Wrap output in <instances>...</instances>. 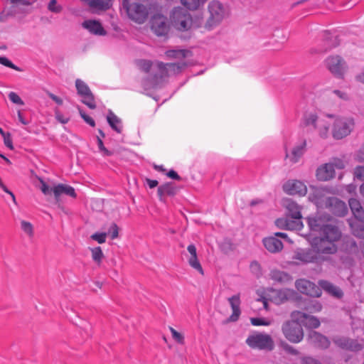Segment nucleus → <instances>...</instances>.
<instances>
[{"mask_svg":"<svg viewBox=\"0 0 364 364\" xmlns=\"http://www.w3.org/2000/svg\"><path fill=\"white\" fill-rule=\"evenodd\" d=\"M328 232L314 238L311 246L318 255H333L338 251L336 242L341 240L342 234L338 228L328 229Z\"/></svg>","mask_w":364,"mask_h":364,"instance_id":"1","label":"nucleus"},{"mask_svg":"<svg viewBox=\"0 0 364 364\" xmlns=\"http://www.w3.org/2000/svg\"><path fill=\"white\" fill-rule=\"evenodd\" d=\"M326 116L333 119L331 134L335 139L340 140L346 138L351 134L355 128V122L353 117L331 114H327Z\"/></svg>","mask_w":364,"mask_h":364,"instance_id":"2","label":"nucleus"},{"mask_svg":"<svg viewBox=\"0 0 364 364\" xmlns=\"http://www.w3.org/2000/svg\"><path fill=\"white\" fill-rule=\"evenodd\" d=\"M282 331L284 337L291 343H298L304 338V330L300 323L294 318L285 321L282 326Z\"/></svg>","mask_w":364,"mask_h":364,"instance_id":"3","label":"nucleus"},{"mask_svg":"<svg viewBox=\"0 0 364 364\" xmlns=\"http://www.w3.org/2000/svg\"><path fill=\"white\" fill-rule=\"evenodd\" d=\"M247 345L252 349L271 351L274 348V343L269 334L255 333L246 339Z\"/></svg>","mask_w":364,"mask_h":364,"instance_id":"4","label":"nucleus"},{"mask_svg":"<svg viewBox=\"0 0 364 364\" xmlns=\"http://www.w3.org/2000/svg\"><path fill=\"white\" fill-rule=\"evenodd\" d=\"M330 215L316 214L306 218L309 229L314 232H318L320 234L328 232V229L338 228L337 226L329 224Z\"/></svg>","mask_w":364,"mask_h":364,"instance_id":"5","label":"nucleus"},{"mask_svg":"<svg viewBox=\"0 0 364 364\" xmlns=\"http://www.w3.org/2000/svg\"><path fill=\"white\" fill-rule=\"evenodd\" d=\"M208 10L210 16L205 27L208 30H211L223 21L225 16V9L219 1H212L208 6Z\"/></svg>","mask_w":364,"mask_h":364,"instance_id":"6","label":"nucleus"},{"mask_svg":"<svg viewBox=\"0 0 364 364\" xmlns=\"http://www.w3.org/2000/svg\"><path fill=\"white\" fill-rule=\"evenodd\" d=\"M171 19L173 24L178 30L187 31L192 26V18L190 13L181 7H176L172 11Z\"/></svg>","mask_w":364,"mask_h":364,"instance_id":"7","label":"nucleus"},{"mask_svg":"<svg viewBox=\"0 0 364 364\" xmlns=\"http://www.w3.org/2000/svg\"><path fill=\"white\" fill-rule=\"evenodd\" d=\"M123 7L126 9L129 17L138 23H144L148 17L146 7L141 4H129V0H123Z\"/></svg>","mask_w":364,"mask_h":364,"instance_id":"8","label":"nucleus"},{"mask_svg":"<svg viewBox=\"0 0 364 364\" xmlns=\"http://www.w3.org/2000/svg\"><path fill=\"white\" fill-rule=\"evenodd\" d=\"M291 318H294L301 326L308 329H315L320 326L321 321L315 316L301 311H293L291 313Z\"/></svg>","mask_w":364,"mask_h":364,"instance_id":"9","label":"nucleus"},{"mask_svg":"<svg viewBox=\"0 0 364 364\" xmlns=\"http://www.w3.org/2000/svg\"><path fill=\"white\" fill-rule=\"evenodd\" d=\"M295 287L300 293L311 297H320L322 294L321 289L319 287L306 279L296 280Z\"/></svg>","mask_w":364,"mask_h":364,"instance_id":"10","label":"nucleus"},{"mask_svg":"<svg viewBox=\"0 0 364 364\" xmlns=\"http://www.w3.org/2000/svg\"><path fill=\"white\" fill-rule=\"evenodd\" d=\"M75 87L77 94L82 97V102L90 109H95V97L88 85L82 80H75Z\"/></svg>","mask_w":364,"mask_h":364,"instance_id":"11","label":"nucleus"},{"mask_svg":"<svg viewBox=\"0 0 364 364\" xmlns=\"http://www.w3.org/2000/svg\"><path fill=\"white\" fill-rule=\"evenodd\" d=\"M326 65L335 76L342 77L346 70V65L343 58L338 55L330 56L326 60Z\"/></svg>","mask_w":364,"mask_h":364,"instance_id":"12","label":"nucleus"},{"mask_svg":"<svg viewBox=\"0 0 364 364\" xmlns=\"http://www.w3.org/2000/svg\"><path fill=\"white\" fill-rule=\"evenodd\" d=\"M158 70L160 72V77H164L170 75H177L188 66L186 62L176 63H164L156 62Z\"/></svg>","mask_w":364,"mask_h":364,"instance_id":"13","label":"nucleus"},{"mask_svg":"<svg viewBox=\"0 0 364 364\" xmlns=\"http://www.w3.org/2000/svg\"><path fill=\"white\" fill-rule=\"evenodd\" d=\"M333 343L338 348L351 352H358L363 349V345L355 339L341 336L333 339Z\"/></svg>","mask_w":364,"mask_h":364,"instance_id":"14","label":"nucleus"},{"mask_svg":"<svg viewBox=\"0 0 364 364\" xmlns=\"http://www.w3.org/2000/svg\"><path fill=\"white\" fill-rule=\"evenodd\" d=\"M325 208L337 216H344L348 213L346 204L336 197H328Z\"/></svg>","mask_w":364,"mask_h":364,"instance_id":"15","label":"nucleus"},{"mask_svg":"<svg viewBox=\"0 0 364 364\" xmlns=\"http://www.w3.org/2000/svg\"><path fill=\"white\" fill-rule=\"evenodd\" d=\"M283 191L289 195L304 196L307 193L306 186L301 181L289 180L282 186Z\"/></svg>","mask_w":364,"mask_h":364,"instance_id":"16","label":"nucleus"},{"mask_svg":"<svg viewBox=\"0 0 364 364\" xmlns=\"http://www.w3.org/2000/svg\"><path fill=\"white\" fill-rule=\"evenodd\" d=\"M151 28L158 36H164L168 32L166 18L162 15H155L151 20Z\"/></svg>","mask_w":364,"mask_h":364,"instance_id":"17","label":"nucleus"},{"mask_svg":"<svg viewBox=\"0 0 364 364\" xmlns=\"http://www.w3.org/2000/svg\"><path fill=\"white\" fill-rule=\"evenodd\" d=\"M308 340L309 343L321 349H327L331 344L329 339L326 336L315 331L309 333Z\"/></svg>","mask_w":364,"mask_h":364,"instance_id":"18","label":"nucleus"},{"mask_svg":"<svg viewBox=\"0 0 364 364\" xmlns=\"http://www.w3.org/2000/svg\"><path fill=\"white\" fill-rule=\"evenodd\" d=\"M90 7L92 13L99 14L105 11L112 6L114 0H80Z\"/></svg>","mask_w":364,"mask_h":364,"instance_id":"19","label":"nucleus"},{"mask_svg":"<svg viewBox=\"0 0 364 364\" xmlns=\"http://www.w3.org/2000/svg\"><path fill=\"white\" fill-rule=\"evenodd\" d=\"M311 188L309 199L317 206L325 207L326 200L328 198L326 196V190L319 187H311Z\"/></svg>","mask_w":364,"mask_h":364,"instance_id":"20","label":"nucleus"},{"mask_svg":"<svg viewBox=\"0 0 364 364\" xmlns=\"http://www.w3.org/2000/svg\"><path fill=\"white\" fill-rule=\"evenodd\" d=\"M178 188L173 182H166L158 187L157 195L161 201L165 202V196L173 197L177 194Z\"/></svg>","mask_w":364,"mask_h":364,"instance_id":"21","label":"nucleus"},{"mask_svg":"<svg viewBox=\"0 0 364 364\" xmlns=\"http://www.w3.org/2000/svg\"><path fill=\"white\" fill-rule=\"evenodd\" d=\"M228 301L232 309V315L228 317L227 319L223 321V324H226L229 322H235L239 319L240 315L241 314V311L240 309V295H234L232 297L228 299Z\"/></svg>","mask_w":364,"mask_h":364,"instance_id":"22","label":"nucleus"},{"mask_svg":"<svg viewBox=\"0 0 364 364\" xmlns=\"http://www.w3.org/2000/svg\"><path fill=\"white\" fill-rule=\"evenodd\" d=\"M301 311L313 314L320 312L322 310V304L316 300L305 299L301 301L299 304Z\"/></svg>","mask_w":364,"mask_h":364,"instance_id":"23","label":"nucleus"},{"mask_svg":"<svg viewBox=\"0 0 364 364\" xmlns=\"http://www.w3.org/2000/svg\"><path fill=\"white\" fill-rule=\"evenodd\" d=\"M53 193L54 194L55 199L57 202L59 201L60 196L62 194H65L73 198H75L77 197V194L75 193L74 188L69 185L63 183H59L57 186H54L53 189Z\"/></svg>","mask_w":364,"mask_h":364,"instance_id":"24","label":"nucleus"},{"mask_svg":"<svg viewBox=\"0 0 364 364\" xmlns=\"http://www.w3.org/2000/svg\"><path fill=\"white\" fill-rule=\"evenodd\" d=\"M82 26L90 33L97 36H105L106 31L101 23L97 20H85L82 22Z\"/></svg>","mask_w":364,"mask_h":364,"instance_id":"25","label":"nucleus"},{"mask_svg":"<svg viewBox=\"0 0 364 364\" xmlns=\"http://www.w3.org/2000/svg\"><path fill=\"white\" fill-rule=\"evenodd\" d=\"M317 254L312 249L300 250L295 252L293 258L301 261L303 263L314 262L317 259Z\"/></svg>","mask_w":364,"mask_h":364,"instance_id":"26","label":"nucleus"},{"mask_svg":"<svg viewBox=\"0 0 364 364\" xmlns=\"http://www.w3.org/2000/svg\"><path fill=\"white\" fill-rule=\"evenodd\" d=\"M319 287L323 289L329 295L336 298L341 299L343 296V291L337 286L326 280H320L318 282Z\"/></svg>","mask_w":364,"mask_h":364,"instance_id":"27","label":"nucleus"},{"mask_svg":"<svg viewBox=\"0 0 364 364\" xmlns=\"http://www.w3.org/2000/svg\"><path fill=\"white\" fill-rule=\"evenodd\" d=\"M335 176V169L332 164H326L316 170V177L319 181H326Z\"/></svg>","mask_w":364,"mask_h":364,"instance_id":"28","label":"nucleus"},{"mask_svg":"<svg viewBox=\"0 0 364 364\" xmlns=\"http://www.w3.org/2000/svg\"><path fill=\"white\" fill-rule=\"evenodd\" d=\"M264 247L272 253H277L283 249L282 242L276 237H265L262 240Z\"/></svg>","mask_w":364,"mask_h":364,"instance_id":"29","label":"nucleus"},{"mask_svg":"<svg viewBox=\"0 0 364 364\" xmlns=\"http://www.w3.org/2000/svg\"><path fill=\"white\" fill-rule=\"evenodd\" d=\"M187 250L191 255V257L188 259L189 265L198 271L200 274L203 275V269L198 259L196 246L193 244H191L188 246Z\"/></svg>","mask_w":364,"mask_h":364,"instance_id":"30","label":"nucleus"},{"mask_svg":"<svg viewBox=\"0 0 364 364\" xmlns=\"http://www.w3.org/2000/svg\"><path fill=\"white\" fill-rule=\"evenodd\" d=\"M341 239L340 250L346 254L355 253L358 250V246L355 241L350 237L345 236Z\"/></svg>","mask_w":364,"mask_h":364,"instance_id":"31","label":"nucleus"},{"mask_svg":"<svg viewBox=\"0 0 364 364\" xmlns=\"http://www.w3.org/2000/svg\"><path fill=\"white\" fill-rule=\"evenodd\" d=\"M285 207L289 211L290 216L292 219L300 221L302 218L301 214V207L293 200L287 199L285 200Z\"/></svg>","mask_w":364,"mask_h":364,"instance_id":"32","label":"nucleus"},{"mask_svg":"<svg viewBox=\"0 0 364 364\" xmlns=\"http://www.w3.org/2000/svg\"><path fill=\"white\" fill-rule=\"evenodd\" d=\"M269 277L272 280L279 284H286L291 282L293 279L289 274L278 269L272 270L269 273Z\"/></svg>","mask_w":364,"mask_h":364,"instance_id":"33","label":"nucleus"},{"mask_svg":"<svg viewBox=\"0 0 364 364\" xmlns=\"http://www.w3.org/2000/svg\"><path fill=\"white\" fill-rule=\"evenodd\" d=\"M275 223L279 228L287 230H300L302 226V223L301 221H294L284 218L277 219Z\"/></svg>","mask_w":364,"mask_h":364,"instance_id":"34","label":"nucleus"},{"mask_svg":"<svg viewBox=\"0 0 364 364\" xmlns=\"http://www.w3.org/2000/svg\"><path fill=\"white\" fill-rule=\"evenodd\" d=\"M107 120L111 128L118 134H121L123 130L122 122L115 114L112 111H109L107 116Z\"/></svg>","mask_w":364,"mask_h":364,"instance_id":"35","label":"nucleus"},{"mask_svg":"<svg viewBox=\"0 0 364 364\" xmlns=\"http://www.w3.org/2000/svg\"><path fill=\"white\" fill-rule=\"evenodd\" d=\"M349 205L351 209V211L355 216V218L358 220L360 223V221L363 220L364 215V210L362 208L360 202L354 198H351L349 200Z\"/></svg>","mask_w":364,"mask_h":364,"instance_id":"36","label":"nucleus"},{"mask_svg":"<svg viewBox=\"0 0 364 364\" xmlns=\"http://www.w3.org/2000/svg\"><path fill=\"white\" fill-rule=\"evenodd\" d=\"M306 150V141L301 139L292 148L291 155L295 159L301 158Z\"/></svg>","mask_w":364,"mask_h":364,"instance_id":"37","label":"nucleus"},{"mask_svg":"<svg viewBox=\"0 0 364 364\" xmlns=\"http://www.w3.org/2000/svg\"><path fill=\"white\" fill-rule=\"evenodd\" d=\"M208 0H180L181 4L188 10L196 11L203 6Z\"/></svg>","mask_w":364,"mask_h":364,"instance_id":"38","label":"nucleus"},{"mask_svg":"<svg viewBox=\"0 0 364 364\" xmlns=\"http://www.w3.org/2000/svg\"><path fill=\"white\" fill-rule=\"evenodd\" d=\"M329 122L323 119H321L315 129L317 130L321 138L326 139L329 135Z\"/></svg>","mask_w":364,"mask_h":364,"instance_id":"39","label":"nucleus"},{"mask_svg":"<svg viewBox=\"0 0 364 364\" xmlns=\"http://www.w3.org/2000/svg\"><path fill=\"white\" fill-rule=\"evenodd\" d=\"M320 119L314 112L306 113L304 117V124L305 126L312 127L315 129Z\"/></svg>","mask_w":364,"mask_h":364,"instance_id":"40","label":"nucleus"},{"mask_svg":"<svg viewBox=\"0 0 364 364\" xmlns=\"http://www.w3.org/2000/svg\"><path fill=\"white\" fill-rule=\"evenodd\" d=\"M190 53H191V52L189 50H183V49L168 50H166L165 53L166 55L169 58H179V59L186 58L188 56V55Z\"/></svg>","mask_w":364,"mask_h":364,"instance_id":"41","label":"nucleus"},{"mask_svg":"<svg viewBox=\"0 0 364 364\" xmlns=\"http://www.w3.org/2000/svg\"><path fill=\"white\" fill-rule=\"evenodd\" d=\"M90 251L92 252V258L93 261L100 265L105 257L102 248L100 247H95L90 248Z\"/></svg>","mask_w":364,"mask_h":364,"instance_id":"42","label":"nucleus"},{"mask_svg":"<svg viewBox=\"0 0 364 364\" xmlns=\"http://www.w3.org/2000/svg\"><path fill=\"white\" fill-rule=\"evenodd\" d=\"M136 64L140 70L146 73L150 71L152 66V62L149 60H137Z\"/></svg>","mask_w":364,"mask_h":364,"instance_id":"43","label":"nucleus"},{"mask_svg":"<svg viewBox=\"0 0 364 364\" xmlns=\"http://www.w3.org/2000/svg\"><path fill=\"white\" fill-rule=\"evenodd\" d=\"M21 228L22 230L27 234L30 237L33 236V227L29 222L22 220L21 222Z\"/></svg>","mask_w":364,"mask_h":364,"instance_id":"44","label":"nucleus"},{"mask_svg":"<svg viewBox=\"0 0 364 364\" xmlns=\"http://www.w3.org/2000/svg\"><path fill=\"white\" fill-rule=\"evenodd\" d=\"M281 347L282 349L287 352V353L292 355H299V351L294 348L293 346H290L287 343L283 341L281 343Z\"/></svg>","mask_w":364,"mask_h":364,"instance_id":"45","label":"nucleus"},{"mask_svg":"<svg viewBox=\"0 0 364 364\" xmlns=\"http://www.w3.org/2000/svg\"><path fill=\"white\" fill-rule=\"evenodd\" d=\"M0 64L14 69L17 71H21V69L18 66L15 65L10 60H9L6 57L0 56Z\"/></svg>","mask_w":364,"mask_h":364,"instance_id":"46","label":"nucleus"},{"mask_svg":"<svg viewBox=\"0 0 364 364\" xmlns=\"http://www.w3.org/2000/svg\"><path fill=\"white\" fill-rule=\"evenodd\" d=\"M172 338L179 344H184V336L172 327H169Z\"/></svg>","mask_w":364,"mask_h":364,"instance_id":"47","label":"nucleus"},{"mask_svg":"<svg viewBox=\"0 0 364 364\" xmlns=\"http://www.w3.org/2000/svg\"><path fill=\"white\" fill-rule=\"evenodd\" d=\"M8 97H9V100L15 105H21V106L24 105V102L21 100V98L18 96V95H17L14 92H10L8 95Z\"/></svg>","mask_w":364,"mask_h":364,"instance_id":"48","label":"nucleus"},{"mask_svg":"<svg viewBox=\"0 0 364 364\" xmlns=\"http://www.w3.org/2000/svg\"><path fill=\"white\" fill-rule=\"evenodd\" d=\"M119 230V228L118 225L115 223H112L107 232V235H110L111 238L112 240H114V239L118 237Z\"/></svg>","mask_w":364,"mask_h":364,"instance_id":"49","label":"nucleus"},{"mask_svg":"<svg viewBox=\"0 0 364 364\" xmlns=\"http://www.w3.org/2000/svg\"><path fill=\"white\" fill-rule=\"evenodd\" d=\"M48 9L51 12L58 14L62 11L63 7L59 4H57L56 0H50L48 5Z\"/></svg>","mask_w":364,"mask_h":364,"instance_id":"50","label":"nucleus"},{"mask_svg":"<svg viewBox=\"0 0 364 364\" xmlns=\"http://www.w3.org/2000/svg\"><path fill=\"white\" fill-rule=\"evenodd\" d=\"M107 232H95L90 236L92 240L97 241L100 244L105 242Z\"/></svg>","mask_w":364,"mask_h":364,"instance_id":"51","label":"nucleus"},{"mask_svg":"<svg viewBox=\"0 0 364 364\" xmlns=\"http://www.w3.org/2000/svg\"><path fill=\"white\" fill-rule=\"evenodd\" d=\"M250 322L253 326H269L270 325V321H267L263 318H251Z\"/></svg>","mask_w":364,"mask_h":364,"instance_id":"52","label":"nucleus"},{"mask_svg":"<svg viewBox=\"0 0 364 364\" xmlns=\"http://www.w3.org/2000/svg\"><path fill=\"white\" fill-rule=\"evenodd\" d=\"M79 112H80V114L81 117L85 120V122L87 124H88L89 125H90L92 127L95 126V120L92 117H90V116L86 114L85 112H83L80 108H79Z\"/></svg>","mask_w":364,"mask_h":364,"instance_id":"53","label":"nucleus"},{"mask_svg":"<svg viewBox=\"0 0 364 364\" xmlns=\"http://www.w3.org/2000/svg\"><path fill=\"white\" fill-rule=\"evenodd\" d=\"M40 182H41L40 189L43 192V193L45 195H50L51 193L53 192V188H50L46 184V183L41 178H40Z\"/></svg>","mask_w":364,"mask_h":364,"instance_id":"54","label":"nucleus"},{"mask_svg":"<svg viewBox=\"0 0 364 364\" xmlns=\"http://www.w3.org/2000/svg\"><path fill=\"white\" fill-rule=\"evenodd\" d=\"M4 138V142L6 147L9 148L10 149H13V141L11 135L10 133L7 132L6 134L4 135V136H2Z\"/></svg>","mask_w":364,"mask_h":364,"instance_id":"55","label":"nucleus"},{"mask_svg":"<svg viewBox=\"0 0 364 364\" xmlns=\"http://www.w3.org/2000/svg\"><path fill=\"white\" fill-rule=\"evenodd\" d=\"M354 175L357 178L364 181V166L356 167L354 171Z\"/></svg>","mask_w":364,"mask_h":364,"instance_id":"56","label":"nucleus"},{"mask_svg":"<svg viewBox=\"0 0 364 364\" xmlns=\"http://www.w3.org/2000/svg\"><path fill=\"white\" fill-rule=\"evenodd\" d=\"M166 175L171 178L174 179L178 181H181L182 180V178L173 170H170L167 172H166Z\"/></svg>","mask_w":364,"mask_h":364,"instance_id":"57","label":"nucleus"},{"mask_svg":"<svg viewBox=\"0 0 364 364\" xmlns=\"http://www.w3.org/2000/svg\"><path fill=\"white\" fill-rule=\"evenodd\" d=\"M55 115L56 119L62 124H66L69 121V118L64 117L58 110H55Z\"/></svg>","mask_w":364,"mask_h":364,"instance_id":"58","label":"nucleus"},{"mask_svg":"<svg viewBox=\"0 0 364 364\" xmlns=\"http://www.w3.org/2000/svg\"><path fill=\"white\" fill-rule=\"evenodd\" d=\"M47 95H48V97L50 99H52L58 105H63V100L60 97L55 95L54 94H53V93H51V92H50L48 91H47Z\"/></svg>","mask_w":364,"mask_h":364,"instance_id":"59","label":"nucleus"},{"mask_svg":"<svg viewBox=\"0 0 364 364\" xmlns=\"http://www.w3.org/2000/svg\"><path fill=\"white\" fill-rule=\"evenodd\" d=\"M145 181L150 188H154L159 185L157 180H152L149 178H145Z\"/></svg>","mask_w":364,"mask_h":364,"instance_id":"60","label":"nucleus"},{"mask_svg":"<svg viewBox=\"0 0 364 364\" xmlns=\"http://www.w3.org/2000/svg\"><path fill=\"white\" fill-rule=\"evenodd\" d=\"M304 364H321L317 360H315L312 358H305L303 360Z\"/></svg>","mask_w":364,"mask_h":364,"instance_id":"61","label":"nucleus"},{"mask_svg":"<svg viewBox=\"0 0 364 364\" xmlns=\"http://www.w3.org/2000/svg\"><path fill=\"white\" fill-rule=\"evenodd\" d=\"M333 93L341 99L346 100L348 98L346 93L341 92V90H333Z\"/></svg>","mask_w":364,"mask_h":364,"instance_id":"62","label":"nucleus"},{"mask_svg":"<svg viewBox=\"0 0 364 364\" xmlns=\"http://www.w3.org/2000/svg\"><path fill=\"white\" fill-rule=\"evenodd\" d=\"M360 230L359 231L355 230V235L360 237L364 238V226H359Z\"/></svg>","mask_w":364,"mask_h":364,"instance_id":"63","label":"nucleus"},{"mask_svg":"<svg viewBox=\"0 0 364 364\" xmlns=\"http://www.w3.org/2000/svg\"><path fill=\"white\" fill-rule=\"evenodd\" d=\"M358 154L359 157L360 158V159H364V143L361 145V146L358 149Z\"/></svg>","mask_w":364,"mask_h":364,"instance_id":"64","label":"nucleus"}]
</instances>
